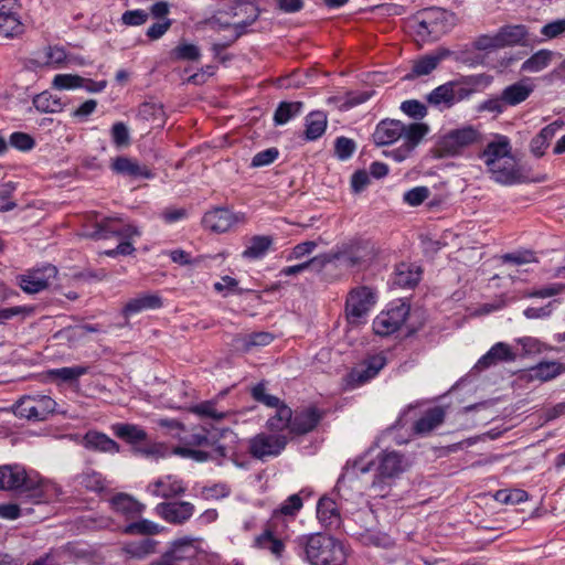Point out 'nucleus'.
<instances>
[{
  "label": "nucleus",
  "instance_id": "7",
  "mask_svg": "<svg viewBox=\"0 0 565 565\" xmlns=\"http://www.w3.org/2000/svg\"><path fill=\"white\" fill-rule=\"evenodd\" d=\"M139 234L140 233L136 226L124 224L120 217L108 216L103 217L100 221L96 220L94 222L93 230H86L82 235L86 238L99 241L108 239L113 236L119 238H130Z\"/></svg>",
  "mask_w": 565,
  "mask_h": 565
},
{
  "label": "nucleus",
  "instance_id": "34",
  "mask_svg": "<svg viewBox=\"0 0 565 565\" xmlns=\"http://www.w3.org/2000/svg\"><path fill=\"white\" fill-rule=\"evenodd\" d=\"M563 126V121H554L545 126L541 131L532 138L530 142V150L535 157H542L545 149L548 147L551 140L554 138L556 131Z\"/></svg>",
  "mask_w": 565,
  "mask_h": 565
},
{
  "label": "nucleus",
  "instance_id": "27",
  "mask_svg": "<svg viewBox=\"0 0 565 565\" xmlns=\"http://www.w3.org/2000/svg\"><path fill=\"white\" fill-rule=\"evenodd\" d=\"M83 446L93 451L111 452L120 451V446L104 433L88 430L83 437Z\"/></svg>",
  "mask_w": 565,
  "mask_h": 565
},
{
  "label": "nucleus",
  "instance_id": "8",
  "mask_svg": "<svg viewBox=\"0 0 565 565\" xmlns=\"http://www.w3.org/2000/svg\"><path fill=\"white\" fill-rule=\"evenodd\" d=\"M482 134L472 126L450 130L438 142L443 156H457L469 146L480 143Z\"/></svg>",
  "mask_w": 565,
  "mask_h": 565
},
{
  "label": "nucleus",
  "instance_id": "25",
  "mask_svg": "<svg viewBox=\"0 0 565 565\" xmlns=\"http://www.w3.org/2000/svg\"><path fill=\"white\" fill-rule=\"evenodd\" d=\"M404 131V124L399 120L385 119L375 128L373 140L377 146H386L398 140Z\"/></svg>",
  "mask_w": 565,
  "mask_h": 565
},
{
  "label": "nucleus",
  "instance_id": "5",
  "mask_svg": "<svg viewBox=\"0 0 565 565\" xmlns=\"http://www.w3.org/2000/svg\"><path fill=\"white\" fill-rule=\"evenodd\" d=\"M0 489H21V494L25 493V497L32 498L35 503H40L43 498L42 490L28 477L25 469L19 465L0 467Z\"/></svg>",
  "mask_w": 565,
  "mask_h": 565
},
{
  "label": "nucleus",
  "instance_id": "9",
  "mask_svg": "<svg viewBox=\"0 0 565 565\" xmlns=\"http://www.w3.org/2000/svg\"><path fill=\"white\" fill-rule=\"evenodd\" d=\"M288 436L285 434H257L249 440V454L253 458L265 460L267 457H277L286 448Z\"/></svg>",
  "mask_w": 565,
  "mask_h": 565
},
{
  "label": "nucleus",
  "instance_id": "55",
  "mask_svg": "<svg viewBox=\"0 0 565 565\" xmlns=\"http://www.w3.org/2000/svg\"><path fill=\"white\" fill-rule=\"evenodd\" d=\"M85 78L76 74H57L53 78V87L57 89H72L83 87Z\"/></svg>",
  "mask_w": 565,
  "mask_h": 565
},
{
  "label": "nucleus",
  "instance_id": "28",
  "mask_svg": "<svg viewBox=\"0 0 565 565\" xmlns=\"http://www.w3.org/2000/svg\"><path fill=\"white\" fill-rule=\"evenodd\" d=\"M455 88L456 83L451 81L439 85L426 96V102L440 110L449 109L455 105Z\"/></svg>",
  "mask_w": 565,
  "mask_h": 565
},
{
  "label": "nucleus",
  "instance_id": "4",
  "mask_svg": "<svg viewBox=\"0 0 565 565\" xmlns=\"http://www.w3.org/2000/svg\"><path fill=\"white\" fill-rule=\"evenodd\" d=\"M376 302V294L369 286L352 288L345 299L344 315L350 326L365 323L371 309Z\"/></svg>",
  "mask_w": 565,
  "mask_h": 565
},
{
  "label": "nucleus",
  "instance_id": "49",
  "mask_svg": "<svg viewBox=\"0 0 565 565\" xmlns=\"http://www.w3.org/2000/svg\"><path fill=\"white\" fill-rule=\"evenodd\" d=\"M138 118L160 125L164 118L163 107L162 105L153 102H145L139 106Z\"/></svg>",
  "mask_w": 565,
  "mask_h": 565
},
{
  "label": "nucleus",
  "instance_id": "44",
  "mask_svg": "<svg viewBox=\"0 0 565 565\" xmlns=\"http://www.w3.org/2000/svg\"><path fill=\"white\" fill-rule=\"evenodd\" d=\"M273 245V237L267 235H255L250 238L249 245L242 256L246 259L262 258Z\"/></svg>",
  "mask_w": 565,
  "mask_h": 565
},
{
  "label": "nucleus",
  "instance_id": "46",
  "mask_svg": "<svg viewBox=\"0 0 565 565\" xmlns=\"http://www.w3.org/2000/svg\"><path fill=\"white\" fill-rule=\"evenodd\" d=\"M180 441L186 447H214L221 444L215 434L209 433L205 428L200 431L192 433L184 437H179Z\"/></svg>",
  "mask_w": 565,
  "mask_h": 565
},
{
  "label": "nucleus",
  "instance_id": "23",
  "mask_svg": "<svg viewBox=\"0 0 565 565\" xmlns=\"http://www.w3.org/2000/svg\"><path fill=\"white\" fill-rule=\"evenodd\" d=\"M162 306L161 298L156 294H140L129 299L121 309V315L126 320L131 316L140 313L145 310L158 309Z\"/></svg>",
  "mask_w": 565,
  "mask_h": 565
},
{
  "label": "nucleus",
  "instance_id": "18",
  "mask_svg": "<svg viewBox=\"0 0 565 565\" xmlns=\"http://www.w3.org/2000/svg\"><path fill=\"white\" fill-rule=\"evenodd\" d=\"M211 451L201 449H193L186 446H178L173 449V454L183 458H190L196 462L215 461L217 465L223 463V459L227 457V447L223 444H217L210 447Z\"/></svg>",
  "mask_w": 565,
  "mask_h": 565
},
{
  "label": "nucleus",
  "instance_id": "10",
  "mask_svg": "<svg viewBox=\"0 0 565 565\" xmlns=\"http://www.w3.org/2000/svg\"><path fill=\"white\" fill-rule=\"evenodd\" d=\"M409 306L402 302L386 311H382L373 320V331L381 337H388L401 329L409 316Z\"/></svg>",
  "mask_w": 565,
  "mask_h": 565
},
{
  "label": "nucleus",
  "instance_id": "37",
  "mask_svg": "<svg viewBox=\"0 0 565 565\" xmlns=\"http://www.w3.org/2000/svg\"><path fill=\"white\" fill-rule=\"evenodd\" d=\"M113 169L117 173L132 178L149 179L152 177L151 171L146 166H140L137 161L127 157H118L113 163Z\"/></svg>",
  "mask_w": 565,
  "mask_h": 565
},
{
  "label": "nucleus",
  "instance_id": "43",
  "mask_svg": "<svg viewBox=\"0 0 565 565\" xmlns=\"http://www.w3.org/2000/svg\"><path fill=\"white\" fill-rule=\"evenodd\" d=\"M255 546L269 551L277 558L281 557L285 551L284 542L274 535V532L269 526H267L264 532L255 539Z\"/></svg>",
  "mask_w": 565,
  "mask_h": 565
},
{
  "label": "nucleus",
  "instance_id": "11",
  "mask_svg": "<svg viewBox=\"0 0 565 565\" xmlns=\"http://www.w3.org/2000/svg\"><path fill=\"white\" fill-rule=\"evenodd\" d=\"M408 467L404 455L395 450H385L377 456L376 476L373 486L394 479L403 473Z\"/></svg>",
  "mask_w": 565,
  "mask_h": 565
},
{
  "label": "nucleus",
  "instance_id": "56",
  "mask_svg": "<svg viewBox=\"0 0 565 565\" xmlns=\"http://www.w3.org/2000/svg\"><path fill=\"white\" fill-rule=\"evenodd\" d=\"M252 396L256 402L262 403L268 407H274L276 409H278V407L282 405H286L277 396L267 394L265 385L263 383H259L253 387Z\"/></svg>",
  "mask_w": 565,
  "mask_h": 565
},
{
  "label": "nucleus",
  "instance_id": "31",
  "mask_svg": "<svg viewBox=\"0 0 565 565\" xmlns=\"http://www.w3.org/2000/svg\"><path fill=\"white\" fill-rule=\"evenodd\" d=\"M111 505L116 512L121 513L127 519L138 518L145 510V504L126 493L116 494L111 499Z\"/></svg>",
  "mask_w": 565,
  "mask_h": 565
},
{
  "label": "nucleus",
  "instance_id": "52",
  "mask_svg": "<svg viewBox=\"0 0 565 565\" xmlns=\"http://www.w3.org/2000/svg\"><path fill=\"white\" fill-rule=\"evenodd\" d=\"M527 492L521 489H501L493 498L502 504H516L527 500Z\"/></svg>",
  "mask_w": 565,
  "mask_h": 565
},
{
  "label": "nucleus",
  "instance_id": "38",
  "mask_svg": "<svg viewBox=\"0 0 565 565\" xmlns=\"http://www.w3.org/2000/svg\"><path fill=\"white\" fill-rule=\"evenodd\" d=\"M291 419L292 409L288 405H282L278 407L275 415L267 420V428L274 434L287 431L288 435L291 436Z\"/></svg>",
  "mask_w": 565,
  "mask_h": 565
},
{
  "label": "nucleus",
  "instance_id": "61",
  "mask_svg": "<svg viewBox=\"0 0 565 565\" xmlns=\"http://www.w3.org/2000/svg\"><path fill=\"white\" fill-rule=\"evenodd\" d=\"M156 542L150 539H145L140 543L129 544L126 552L134 557L142 558L146 555L154 552Z\"/></svg>",
  "mask_w": 565,
  "mask_h": 565
},
{
  "label": "nucleus",
  "instance_id": "48",
  "mask_svg": "<svg viewBox=\"0 0 565 565\" xmlns=\"http://www.w3.org/2000/svg\"><path fill=\"white\" fill-rule=\"evenodd\" d=\"M302 107V102H281L274 114L275 124L284 125L288 122L301 111Z\"/></svg>",
  "mask_w": 565,
  "mask_h": 565
},
{
  "label": "nucleus",
  "instance_id": "16",
  "mask_svg": "<svg viewBox=\"0 0 565 565\" xmlns=\"http://www.w3.org/2000/svg\"><path fill=\"white\" fill-rule=\"evenodd\" d=\"M154 510L168 523L183 524L193 515L194 505L186 501L161 502Z\"/></svg>",
  "mask_w": 565,
  "mask_h": 565
},
{
  "label": "nucleus",
  "instance_id": "58",
  "mask_svg": "<svg viewBox=\"0 0 565 565\" xmlns=\"http://www.w3.org/2000/svg\"><path fill=\"white\" fill-rule=\"evenodd\" d=\"M309 267H317L318 270H321L322 268H324V265H322V256L318 255L305 263L285 267L280 270V275H282V276L298 275V274L305 271L306 269H308Z\"/></svg>",
  "mask_w": 565,
  "mask_h": 565
},
{
  "label": "nucleus",
  "instance_id": "57",
  "mask_svg": "<svg viewBox=\"0 0 565 565\" xmlns=\"http://www.w3.org/2000/svg\"><path fill=\"white\" fill-rule=\"evenodd\" d=\"M401 110L408 117L420 120L427 116V107L417 99H408L401 104Z\"/></svg>",
  "mask_w": 565,
  "mask_h": 565
},
{
  "label": "nucleus",
  "instance_id": "17",
  "mask_svg": "<svg viewBox=\"0 0 565 565\" xmlns=\"http://www.w3.org/2000/svg\"><path fill=\"white\" fill-rule=\"evenodd\" d=\"M321 419L322 413L316 407L292 411L291 436H302L312 431Z\"/></svg>",
  "mask_w": 565,
  "mask_h": 565
},
{
  "label": "nucleus",
  "instance_id": "21",
  "mask_svg": "<svg viewBox=\"0 0 565 565\" xmlns=\"http://www.w3.org/2000/svg\"><path fill=\"white\" fill-rule=\"evenodd\" d=\"M449 55V50L439 49L431 54L419 57L418 60L414 61L412 71L405 75V79H414L416 77L430 74L438 66V64Z\"/></svg>",
  "mask_w": 565,
  "mask_h": 565
},
{
  "label": "nucleus",
  "instance_id": "22",
  "mask_svg": "<svg viewBox=\"0 0 565 565\" xmlns=\"http://www.w3.org/2000/svg\"><path fill=\"white\" fill-rule=\"evenodd\" d=\"M516 354L504 342L495 343L476 364V369L482 371L500 362H514Z\"/></svg>",
  "mask_w": 565,
  "mask_h": 565
},
{
  "label": "nucleus",
  "instance_id": "51",
  "mask_svg": "<svg viewBox=\"0 0 565 565\" xmlns=\"http://www.w3.org/2000/svg\"><path fill=\"white\" fill-rule=\"evenodd\" d=\"M24 25L20 21L19 13L13 15H0V35L3 38H14L23 33Z\"/></svg>",
  "mask_w": 565,
  "mask_h": 565
},
{
  "label": "nucleus",
  "instance_id": "54",
  "mask_svg": "<svg viewBox=\"0 0 565 565\" xmlns=\"http://www.w3.org/2000/svg\"><path fill=\"white\" fill-rule=\"evenodd\" d=\"M126 534L153 535L160 532V526L149 520H140L125 526Z\"/></svg>",
  "mask_w": 565,
  "mask_h": 565
},
{
  "label": "nucleus",
  "instance_id": "15",
  "mask_svg": "<svg viewBox=\"0 0 565 565\" xmlns=\"http://www.w3.org/2000/svg\"><path fill=\"white\" fill-rule=\"evenodd\" d=\"M488 170L491 173V178L503 185L524 183L527 181V178L523 174L521 168L518 167L512 154Z\"/></svg>",
  "mask_w": 565,
  "mask_h": 565
},
{
  "label": "nucleus",
  "instance_id": "33",
  "mask_svg": "<svg viewBox=\"0 0 565 565\" xmlns=\"http://www.w3.org/2000/svg\"><path fill=\"white\" fill-rule=\"evenodd\" d=\"M422 270L414 264L401 263L394 273V285L401 288H413L420 280Z\"/></svg>",
  "mask_w": 565,
  "mask_h": 565
},
{
  "label": "nucleus",
  "instance_id": "59",
  "mask_svg": "<svg viewBox=\"0 0 565 565\" xmlns=\"http://www.w3.org/2000/svg\"><path fill=\"white\" fill-rule=\"evenodd\" d=\"M166 446L160 443L145 444L132 447V452L146 458H159L166 455Z\"/></svg>",
  "mask_w": 565,
  "mask_h": 565
},
{
  "label": "nucleus",
  "instance_id": "35",
  "mask_svg": "<svg viewBox=\"0 0 565 565\" xmlns=\"http://www.w3.org/2000/svg\"><path fill=\"white\" fill-rule=\"evenodd\" d=\"M317 516L326 527H338L340 525V513L334 500L322 497L318 501Z\"/></svg>",
  "mask_w": 565,
  "mask_h": 565
},
{
  "label": "nucleus",
  "instance_id": "40",
  "mask_svg": "<svg viewBox=\"0 0 565 565\" xmlns=\"http://www.w3.org/2000/svg\"><path fill=\"white\" fill-rule=\"evenodd\" d=\"M111 429L118 438L131 444L132 447L138 446L147 439V433L137 425L116 424L113 425Z\"/></svg>",
  "mask_w": 565,
  "mask_h": 565
},
{
  "label": "nucleus",
  "instance_id": "12",
  "mask_svg": "<svg viewBox=\"0 0 565 565\" xmlns=\"http://www.w3.org/2000/svg\"><path fill=\"white\" fill-rule=\"evenodd\" d=\"M57 268L47 264L42 268L29 271L20 277V287L26 294H36L50 286L52 279H55Z\"/></svg>",
  "mask_w": 565,
  "mask_h": 565
},
{
  "label": "nucleus",
  "instance_id": "42",
  "mask_svg": "<svg viewBox=\"0 0 565 565\" xmlns=\"http://www.w3.org/2000/svg\"><path fill=\"white\" fill-rule=\"evenodd\" d=\"M327 115L322 111H312L306 117L305 138L316 140L321 137L327 128Z\"/></svg>",
  "mask_w": 565,
  "mask_h": 565
},
{
  "label": "nucleus",
  "instance_id": "3",
  "mask_svg": "<svg viewBox=\"0 0 565 565\" xmlns=\"http://www.w3.org/2000/svg\"><path fill=\"white\" fill-rule=\"evenodd\" d=\"M305 553L311 565H344L347 559L342 544L321 533L306 539Z\"/></svg>",
  "mask_w": 565,
  "mask_h": 565
},
{
  "label": "nucleus",
  "instance_id": "32",
  "mask_svg": "<svg viewBox=\"0 0 565 565\" xmlns=\"http://www.w3.org/2000/svg\"><path fill=\"white\" fill-rule=\"evenodd\" d=\"M274 340V335L269 332L260 331L249 334H237L233 339L235 350L247 352L254 347H266Z\"/></svg>",
  "mask_w": 565,
  "mask_h": 565
},
{
  "label": "nucleus",
  "instance_id": "47",
  "mask_svg": "<svg viewBox=\"0 0 565 565\" xmlns=\"http://www.w3.org/2000/svg\"><path fill=\"white\" fill-rule=\"evenodd\" d=\"M553 56L554 52L544 49L540 50L523 62L521 70L523 72L537 73L548 66Z\"/></svg>",
  "mask_w": 565,
  "mask_h": 565
},
{
  "label": "nucleus",
  "instance_id": "64",
  "mask_svg": "<svg viewBox=\"0 0 565 565\" xmlns=\"http://www.w3.org/2000/svg\"><path fill=\"white\" fill-rule=\"evenodd\" d=\"M191 412L201 416V417H210L213 419H223L226 414L222 412H217L215 408V404L213 402H203L191 408Z\"/></svg>",
  "mask_w": 565,
  "mask_h": 565
},
{
  "label": "nucleus",
  "instance_id": "14",
  "mask_svg": "<svg viewBox=\"0 0 565 565\" xmlns=\"http://www.w3.org/2000/svg\"><path fill=\"white\" fill-rule=\"evenodd\" d=\"M237 222H244V215L233 214L225 207H215L206 212L202 220L203 226L214 233H224Z\"/></svg>",
  "mask_w": 565,
  "mask_h": 565
},
{
  "label": "nucleus",
  "instance_id": "45",
  "mask_svg": "<svg viewBox=\"0 0 565 565\" xmlns=\"http://www.w3.org/2000/svg\"><path fill=\"white\" fill-rule=\"evenodd\" d=\"M34 107L41 113H60L64 108L61 97L45 90L33 98Z\"/></svg>",
  "mask_w": 565,
  "mask_h": 565
},
{
  "label": "nucleus",
  "instance_id": "53",
  "mask_svg": "<svg viewBox=\"0 0 565 565\" xmlns=\"http://www.w3.org/2000/svg\"><path fill=\"white\" fill-rule=\"evenodd\" d=\"M78 483L85 489L94 492H100L105 489L104 479L100 473L88 470L77 477Z\"/></svg>",
  "mask_w": 565,
  "mask_h": 565
},
{
  "label": "nucleus",
  "instance_id": "36",
  "mask_svg": "<svg viewBox=\"0 0 565 565\" xmlns=\"http://www.w3.org/2000/svg\"><path fill=\"white\" fill-rule=\"evenodd\" d=\"M445 17V11L438 8H427L419 11L415 19L418 24L419 34H431L438 31L437 21Z\"/></svg>",
  "mask_w": 565,
  "mask_h": 565
},
{
  "label": "nucleus",
  "instance_id": "39",
  "mask_svg": "<svg viewBox=\"0 0 565 565\" xmlns=\"http://www.w3.org/2000/svg\"><path fill=\"white\" fill-rule=\"evenodd\" d=\"M497 33L501 47L520 44L527 36L526 26L523 24L504 25Z\"/></svg>",
  "mask_w": 565,
  "mask_h": 565
},
{
  "label": "nucleus",
  "instance_id": "29",
  "mask_svg": "<svg viewBox=\"0 0 565 565\" xmlns=\"http://www.w3.org/2000/svg\"><path fill=\"white\" fill-rule=\"evenodd\" d=\"M533 92V84L526 81H519L507 86L501 92V96L507 106H516L525 102Z\"/></svg>",
  "mask_w": 565,
  "mask_h": 565
},
{
  "label": "nucleus",
  "instance_id": "62",
  "mask_svg": "<svg viewBox=\"0 0 565 565\" xmlns=\"http://www.w3.org/2000/svg\"><path fill=\"white\" fill-rule=\"evenodd\" d=\"M9 143L20 151H29L35 146L33 137L21 131L11 134Z\"/></svg>",
  "mask_w": 565,
  "mask_h": 565
},
{
  "label": "nucleus",
  "instance_id": "30",
  "mask_svg": "<svg viewBox=\"0 0 565 565\" xmlns=\"http://www.w3.org/2000/svg\"><path fill=\"white\" fill-rule=\"evenodd\" d=\"M446 413L443 407L435 406L429 408L419 419L414 424V431L418 435H425L433 431L445 420Z\"/></svg>",
  "mask_w": 565,
  "mask_h": 565
},
{
  "label": "nucleus",
  "instance_id": "50",
  "mask_svg": "<svg viewBox=\"0 0 565 565\" xmlns=\"http://www.w3.org/2000/svg\"><path fill=\"white\" fill-rule=\"evenodd\" d=\"M196 554V550L192 544V540H180L174 542L173 547L166 552L175 564L177 562L188 559L194 557Z\"/></svg>",
  "mask_w": 565,
  "mask_h": 565
},
{
  "label": "nucleus",
  "instance_id": "13",
  "mask_svg": "<svg viewBox=\"0 0 565 565\" xmlns=\"http://www.w3.org/2000/svg\"><path fill=\"white\" fill-rule=\"evenodd\" d=\"M428 131L429 127L424 122H413L408 126L404 125V131L401 137L403 138V143L393 151L395 159L398 161L406 159Z\"/></svg>",
  "mask_w": 565,
  "mask_h": 565
},
{
  "label": "nucleus",
  "instance_id": "1",
  "mask_svg": "<svg viewBox=\"0 0 565 565\" xmlns=\"http://www.w3.org/2000/svg\"><path fill=\"white\" fill-rule=\"evenodd\" d=\"M377 255L375 245L363 238H352L337 245L322 256V265L339 263L345 268H362L369 266Z\"/></svg>",
  "mask_w": 565,
  "mask_h": 565
},
{
  "label": "nucleus",
  "instance_id": "6",
  "mask_svg": "<svg viewBox=\"0 0 565 565\" xmlns=\"http://www.w3.org/2000/svg\"><path fill=\"white\" fill-rule=\"evenodd\" d=\"M56 402L47 395H25L14 405L13 413L28 420H45L55 413Z\"/></svg>",
  "mask_w": 565,
  "mask_h": 565
},
{
  "label": "nucleus",
  "instance_id": "63",
  "mask_svg": "<svg viewBox=\"0 0 565 565\" xmlns=\"http://www.w3.org/2000/svg\"><path fill=\"white\" fill-rule=\"evenodd\" d=\"M427 186H416L404 193V201L411 206L420 205L429 196Z\"/></svg>",
  "mask_w": 565,
  "mask_h": 565
},
{
  "label": "nucleus",
  "instance_id": "2",
  "mask_svg": "<svg viewBox=\"0 0 565 565\" xmlns=\"http://www.w3.org/2000/svg\"><path fill=\"white\" fill-rule=\"evenodd\" d=\"M258 18V10L249 3L230 4L228 10L217 11L207 23L212 26L228 28L234 26L235 34L223 43H214L213 51L220 54L222 51L233 44L239 36L245 33V29L254 23Z\"/></svg>",
  "mask_w": 565,
  "mask_h": 565
},
{
  "label": "nucleus",
  "instance_id": "20",
  "mask_svg": "<svg viewBox=\"0 0 565 565\" xmlns=\"http://www.w3.org/2000/svg\"><path fill=\"white\" fill-rule=\"evenodd\" d=\"M387 359L385 354L379 353L367 358L364 361L363 370H354L349 374V381L353 385H362L375 377L379 372L386 365Z\"/></svg>",
  "mask_w": 565,
  "mask_h": 565
},
{
  "label": "nucleus",
  "instance_id": "24",
  "mask_svg": "<svg viewBox=\"0 0 565 565\" xmlns=\"http://www.w3.org/2000/svg\"><path fill=\"white\" fill-rule=\"evenodd\" d=\"M510 141L507 137L500 136L498 140L491 141L480 154L484 159L488 169L495 167L499 162L510 157L512 153Z\"/></svg>",
  "mask_w": 565,
  "mask_h": 565
},
{
  "label": "nucleus",
  "instance_id": "26",
  "mask_svg": "<svg viewBox=\"0 0 565 565\" xmlns=\"http://www.w3.org/2000/svg\"><path fill=\"white\" fill-rule=\"evenodd\" d=\"M148 490L154 497L171 499L183 494L186 489L181 480L173 476H166L150 483Z\"/></svg>",
  "mask_w": 565,
  "mask_h": 565
},
{
  "label": "nucleus",
  "instance_id": "19",
  "mask_svg": "<svg viewBox=\"0 0 565 565\" xmlns=\"http://www.w3.org/2000/svg\"><path fill=\"white\" fill-rule=\"evenodd\" d=\"M493 77L488 74H477V75H468L461 76L460 78L451 81V83H456L455 88V104L457 102H461L463 99H468L472 94H475L480 86H489L492 83Z\"/></svg>",
  "mask_w": 565,
  "mask_h": 565
},
{
  "label": "nucleus",
  "instance_id": "41",
  "mask_svg": "<svg viewBox=\"0 0 565 565\" xmlns=\"http://www.w3.org/2000/svg\"><path fill=\"white\" fill-rule=\"evenodd\" d=\"M564 370L565 367L563 366V364L558 362L544 361L531 367L529 370V373L532 380L546 382L559 375Z\"/></svg>",
  "mask_w": 565,
  "mask_h": 565
},
{
  "label": "nucleus",
  "instance_id": "60",
  "mask_svg": "<svg viewBox=\"0 0 565 565\" xmlns=\"http://www.w3.org/2000/svg\"><path fill=\"white\" fill-rule=\"evenodd\" d=\"M354 140L347 137H338L334 142V153L340 160L349 159L355 151Z\"/></svg>",
  "mask_w": 565,
  "mask_h": 565
}]
</instances>
